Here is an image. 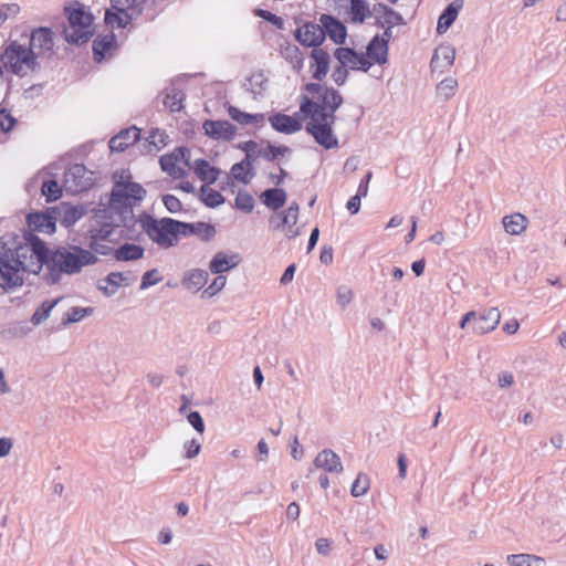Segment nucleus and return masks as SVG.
Masks as SVG:
<instances>
[{
    "label": "nucleus",
    "instance_id": "f257e3e1",
    "mask_svg": "<svg viewBox=\"0 0 566 566\" xmlns=\"http://www.w3.org/2000/svg\"><path fill=\"white\" fill-rule=\"evenodd\" d=\"M97 261L91 251L78 245L59 247L49 251L35 235L13 247H7L0 241V287L9 290L21 286L24 273L38 274L44 264L48 270L46 281L55 284L63 274H77L84 266Z\"/></svg>",
    "mask_w": 566,
    "mask_h": 566
},
{
    "label": "nucleus",
    "instance_id": "f03ea898",
    "mask_svg": "<svg viewBox=\"0 0 566 566\" xmlns=\"http://www.w3.org/2000/svg\"><path fill=\"white\" fill-rule=\"evenodd\" d=\"M146 190L137 182L116 181L109 197L108 213L115 227H127L134 219L133 201H140Z\"/></svg>",
    "mask_w": 566,
    "mask_h": 566
},
{
    "label": "nucleus",
    "instance_id": "7ed1b4c3",
    "mask_svg": "<svg viewBox=\"0 0 566 566\" xmlns=\"http://www.w3.org/2000/svg\"><path fill=\"white\" fill-rule=\"evenodd\" d=\"M138 223L149 240L160 249L166 250L178 243V220L167 217L156 219L148 213H142L138 217Z\"/></svg>",
    "mask_w": 566,
    "mask_h": 566
},
{
    "label": "nucleus",
    "instance_id": "20e7f679",
    "mask_svg": "<svg viewBox=\"0 0 566 566\" xmlns=\"http://www.w3.org/2000/svg\"><path fill=\"white\" fill-rule=\"evenodd\" d=\"M0 62L7 71L21 77L40 69V63L34 57L32 50L18 41H12L4 49L0 55Z\"/></svg>",
    "mask_w": 566,
    "mask_h": 566
},
{
    "label": "nucleus",
    "instance_id": "39448f33",
    "mask_svg": "<svg viewBox=\"0 0 566 566\" xmlns=\"http://www.w3.org/2000/svg\"><path fill=\"white\" fill-rule=\"evenodd\" d=\"M310 118L306 123V132L313 136L315 142L323 146L325 149H333L338 146V138L333 132L334 119L331 115H325L321 111L316 114H304Z\"/></svg>",
    "mask_w": 566,
    "mask_h": 566
},
{
    "label": "nucleus",
    "instance_id": "423d86ee",
    "mask_svg": "<svg viewBox=\"0 0 566 566\" xmlns=\"http://www.w3.org/2000/svg\"><path fill=\"white\" fill-rule=\"evenodd\" d=\"M342 104L343 96L339 94V92L333 87H327L322 95L321 103L314 102L307 96H303L302 103L300 105V111L303 114H316L317 112L321 111L327 116L332 114L331 119L335 120V112L339 108Z\"/></svg>",
    "mask_w": 566,
    "mask_h": 566
},
{
    "label": "nucleus",
    "instance_id": "0eeeda50",
    "mask_svg": "<svg viewBox=\"0 0 566 566\" xmlns=\"http://www.w3.org/2000/svg\"><path fill=\"white\" fill-rule=\"evenodd\" d=\"M93 184V172L82 164H74L64 172V187L71 193L88 190Z\"/></svg>",
    "mask_w": 566,
    "mask_h": 566
},
{
    "label": "nucleus",
    "instance_id": "6e6552de",
    "mask_svg": "<svg viewBox=\"0 0 566 566\" xmlns=\"http://www.w3.org/2000/svg\"><path fill=\"white\" fill-rule=\"evenodd\" d=\"M29 49L32 50L38 60L42 56H50L54 48V33L50 28L40 27L31 31Z\"/></svg>",
    "mask_w": 566,
    "mask_h": 566
},
{
    "label": "nucleus",
    "instance_id": "1a4fd4ad",
    "mask_svg": "<svg viewBox=\"0 0 566 566\" xmlns=\"http://www.w3.org/2000/svg\"><path fill=\"white\" fill-rule=\"evenodd\" d=\"M190 151L185 147L176 148L172 153L160 157L159 164L163 171L170 177L179 179L184 177L185 169L179 166L181 161L189 166Z\"/></svg>",
    "mask_w": 566,
    "mask_h": 566
},
{
    "label": "nucleus",
    "instance_id": "9d476101",
    "mask_svg": "<svg viewBox=\"0 0 566 566\" xmlns=\"http://www.w3.org/2000/svg\"><path fill=\"white\" fill-rule=\"evenodd\" d=\"M295 39L305 46H318L325 39L321 23L306 22L295 30Z\"/></svg>",
    "mask_w": 566,
    "mask_h": 566
},
{
    "label": "nucleus",
    "instance_id": "9b49d317",
    "mask_svg": "<svg viewBox=\"0 0 566 566\" xmlns=\"http://www.w3.org/2000/svg\"><path fill=\"white\" fill-rule=\"evenodd\" d=\"M205 134L216 140H231L237 132L234 125L228 120H211L208 119L202 124Z\"/></svg>",
    "mask_w": 566,
    "mask_h": 566
},
{
    "label": "nucleus",
    "instance_id": "f8f14e48",
    "mask_svg": "<svg viewBox=\"0 0 566 566\" xmlns=\"http://www.w3.org/2000/svg\"><path fill=\"white\" fill-rule=\"evenodd\" d=\"M336 60L343 65H350L354 70L367 72L371 66L370 61L363 54H358L350 48H338L334 53Z\"/></svg>",
    "mask_w": 566,
    "mask_h": 566
},
{
    "label": "nucleus",
    "instance_id": "ddd939ff",
    "mask_svg": "<svg viewBox=\"0 0 566 566\" xmlns=\"http://www.w3.org/2000/svg\"><path fill=\"white\" fill-rule=\"evenodd\" d=\"M178 232L179 235H197L202 241L209 242L216 235V228L211 223L206 222L188 223L178 221Z\"/></svg>",
    "mask_w": 566,
    "mask_h": 566
},
{
    "label": "nucleus",
    "instance_id": "4468645a",
    "mask_svg": "<svg viewBox=\"0 0 566 566\" xmlns=\"http://www.w3.org/2000/svg\"><path fill=\"white\" fill-rule=\"evenodd\" d=\"M315 469H324L329 473L340 474L344 470L340 458L331 449L317 453L313 461Z\"/></svg>",
    "mask_w": 566,
    "mask_h": 566
},
{
    "label": "nucleus",
    "instance_id": "2eb2a0df",
    "mask_svg": "<svg viewBox=\"0 0 566 566\" xmlns=\"http://www.w3.org/2000/svg\"><path fill=\"white\" fill-rule=\"evenodd\" d=\"M322 28L324 29L325 36L328 35L336 44L344 43L347 31L345 25L329 14H322L319 18Z\"/></svg>",
    "mask_w": 566,
    "mask_h": 566
},
{
    "label": "nucleus",
    "instance_id": "dca6fc26",
    "mask_svg": "<svg viewBox=\"0 0 566 566\" xmlns=\"http://www.w3.org/2000/svg\"><path fill=\"white\" fill-rule=\"evenodd\" d=\"M140 130L133 126L119 132L116 136L112 137L109 140V149L113 153H120L128 148L130 145H134L139 140Z\"/></svg>",
    "mask_w": 566,
    "mask_h": 566
},
{
    "label": "nucleus",
    "instance_id": "f3484780",
    "mask_svg": "<svg viewBox=\"0 0 566 566\" xmlns=\"http://www.w3.org/2000/svg\"><path fill=\"white\" fill-rule=\"evenodd\" d=\"M500 319V311L496 307H491L480 316L474 315L472 329L478 334H486L499 325Z\"/></svg>",
    "mask_w": 566,
    "mask_h": 566
},
{
    "label": "nucleus",
    "instance_id": "a211bd4d",
    "mask_svg": "<svg viewBox=\"0 0 566 566\" xmlns=\"http://www.w3.org/2000/svg\"><path fill=\"white\" fill-rule=\"evenodd\" d=\"M455 60V49L450 44H442L436 49L431 59L432 70L440 69L441 72L449 70Z\"/></svg>",
    "mask_w": 566,
    "mask_h": 566
},
{
    "label": "nucleus",
    "instance_id": "6ab92c4d",
    "mask_svg": "<svg viewBox=\"0 0 566 566\" xmlns=\"http://www.w3.org/2000/svg\"><path fill=\"white\" fill-rule=\"evenodd\" d=\"M209 273L203 269H190L186 271L181 279L184 289L190 292H198L208 282Z\"/></svg>",
    "mask_w": 566,
    "mask_h": 566
},
{
    "label": "nucleus",
    "instance_id": "aec40b11",
    "mask_svg": "<svg viewBox=\"0 0 566 566\" xmlns=\"http://www.w3.org/2000/svg\"><path fill=\"white\" fill-rule=\"evenodd\" d=\"M311 57L314 61L311 65V67H314L313 77L317 81H322L329 70V54L323 49H313Z\"/></svg>",
    "mask_w": 566,
    "mask_h": 566
},
{
    "label": "nucleus",
    "instance_id": "412c9836",
    "mask_svg": "<svg viewBox=\"0 0 566 566\" xmlns=\"http://www.w3.org/2000/svg\"><path fill=\"white\" fill-rule=\"evenodd\" d=\"M239 263L238 255L232 254L228 255L224 252H217L209 263V270L214 274H222L233 268H235Z\"/></svg>",
    "mask_w": 566,
    "mask_h": 566
},
{
    "label": "nucleus",
    "instance_id": "4be33fe9",
    "mask_svg": "<svg viewBox=\"0 0 566 566\" xmlns=\"http://www.w3.org/2000/svg\"><path fill=\"white\" fill-rule=\"evenodd\" d=\"M269 120L271 126L280 133L294 134L302 129V124L297 119L285 114H275Z\"/></svg>",
    "mask_w": 566,
    "mask_h": 566
},
{
    "label": "nucleus",
    "instance_id": "5701e85b",
    "mask_svg": "<svg viewBox=\"0 0 566 566\" xmlns=\"http://www.w3.org/2000/svg\"><path fill=\"white\" fill-rule=\"evenodd\" d=\"M127 277L122 272H111L97 284L99 291L106 296H113L122 285H127Z\"/></svg>",
    "mask_w": 566,
    "mask_h": 566
},
{
    "label": "nucleus",
    "instance_id": "b1692460",
    "mask_svg": "<svg viewBox=\"0 0 566 566\" xmlns=\"http://www.w3.org/2000/svg\"><path fill=\"white\" fill-rule=\"evenodd\" d=\"M388 44L386 39L376 35L367 45V56L375 63L384 64L387 62Z\"/></svg>",
    "mask_w": 566,
    "mask_h": 566
},
{
    "label": "nucleus",
    "instance_id": "393cba45",
    "mask_svg": "<svg viewBox=\"0 0 566 566\" xmlns=\"http://www.w3.org/2000/svg\"><path fill=\"white\" fill-rule=\"evenodd\" d=\"M260 200L269 209L277 210L284 206L286 192L282 188H270L261 193Z\"/></svg>",
    "mask_w": 566,
    "mask_h": 566
},
{
    "label": "nucleus",
    "instance_id": "a878e982",
    "mask_svg": "<svg viewBox=\"0 0 566 566\" xmlns=\"http://www.w3.org/2000/svg\"><path fill=\"white\" fill-rule=\"evenodd\" d=\"M462 8V3L459 1L451 2L440 14L437 25V32L442 34L444 33L454 22L458 17L460 9Z\"/></svg>",
    "mask_w": 566,
    "mask_h": 566
},
{
    "label": "nucleus",
    "instance_id": "bb28decb",
    "mask_svg": "<svg viewBox=\"0 0 566 566\" xmlns=\"http://www.w3.org/2000/svg\"><path fill=\"white\" fill-rule=\"evenodd\" d=\"M145 249L134 243H124L113 253L117 261H136L144 256Z\"/></svg>",
    "mask_w": 566,
    "mask_h": 566
},
{
    "label": "nucleus",
    "instance_id": "cd10ccee",
    "mask_svg": "<svg viewBox=\"0 0 566 566\" xmlns=\"http://www.w3.org/2000/svg\"><path fill=\"white\" fill-rule=\"evenodd\" d=\"M505 231L512 235L521 234L527 227V218L522 213L505 216L502 220Z\"/></svg>",
    "mask_w": 566,
    "mask_h": 566
},
{
    "label": "nucleus",
    "instance_id": "c85d7f7f",
    "mask_svg": "<svg viewBox=\"0 0 566 566\" xmlns=\"http://www.w3.org/2000/svg\"><path fill=\"white\" fill-rule=\"evenodd\" d=\"M195 174L205 182L213 184L219 176L216 167L211 166L206 159H197L193 165Z\"/></svg>",
    "mask_w": 566,
    "mask_h": 566
},
{
    "label": "nucleus",
    "instance_id": "c756f323",
    "mask_svg": "<svg viewBox=\"0 0 566 566\" xmlns=\"http://www.w3.org/2000/svg\"><path fill=\"white\" fill-rule=\"evenodd\" d=\"M115 44V35L113 33L98 35L93 41V53L96 61H102L105 57L107 51H109Z\"/></svg>",
    "mask_w": 566,
    "mask_h": 566
},
{
    "label": "nucleus",
    "instance_id": "7c9ffc66",
    "mask_svg": "<svg viewBox=\"0 0 566 566\" xmlns=\"http://www.w3.org/2000/svg\"><path fill=\"white\" fill-rule=\"evenodd\" d=\"M63 34H64V39L69 43L83 44L90 40V38L92 36L93 33H92L91 29H84V28L69 24V27H66L64 29Z\"/></svg>",
    "mask_w": 566,
    "mask_h": 566
},
{
    "label": "nucleus",
    "instance_id": "2f4dec72",
    "mask_svg": "<svg viewBox=\"0 0 566 566\" xmlns=\"http://www.w3.org/2000/svg\"><path fill=\"white\" fill-rule=\"evenodd\" d=\"M511 566H546L543 557L531 554H512L506 557Z\"/></svg>",
    "mask_w": 566,
    "mask_h": 566
},
{
    "label": "nucleus",
    "instance_id": "473e14b6",
    "mask_svg": "<svg viewBox=\"0 0 566 566\" xmlns=\"http://www.w3.org/2000/svg\"><path fill=\"white\" fill-rule=\"evenodd\" d=\"M28 221L31 227L41 232L51 233L55 229L53 218L45 213L29 214Z\"/></svg>",
    "mask_w": 566,
    "mask_h": 566
},
{
    "label": "nucleus",
    "instance_id": "72a5a7b5",
    "mask_svg": "<svg viewBox=\"0 0 566 566\" xmlns=\"http://www.w3.org/2000/svg\"><path fill=\"white\" fill-rule=\"evenodd\" d=\"M70 25H75L84 29H91L93 18L82 8L70 10L67 13Z\"/></svg>",
    "mask_w": 566,
    "mask_h": 566
},
{
    "label": "nucleus",
    "instance_id": "f704fd0d",
    "mask_svg": "<svg viewBox=\"0 0 566 566\" xmlns=\"http://www.w3.org/2000/svg\"><path fill=\"white\" fill-rule=\"evenodd\" d=\"M184 99L185 94L182 91L170 88L165 95L164 105L172 113L179 112L182 108Z\"/></svg>",
    "mask_w": 566,
    "mask_h": 566
},
{
    "label": "nucleus",
    "instance_id": "c9c22d12",
    "mask_svg": "<svg viewBox=\"0 0 566 566\" xmlns=\"http://www.w3.org/2000/svg\"><path fill=\"white\" fill-rule=\"evenodd\" d=\"M105 23L108 25L116 24L118 28H126L127 24L130 23L132 17L126 12V9L123 10V13L115 11L114 9H107L105 12Z\"/></svg>",
    "mask_w": 566,
    "mask_h": 566
},
{
    "label": "nucleus",
    "instance_id": "e433bc0d",
    "mask_svg": "<svg viewBox=\"0 0 566 566\" xmlns=\"http://www.w3.org/2000/svg\"><path fill=\"white\" fill-rule=\"evenodd\" d=\"M228 113L233 120L243 125L259 123L264 117L263 114H249L245 112H241L239 108L234 106H230L228 108Z\"/></svg>",
    "mask_w": 566,
    "mask_h": 566
},
{
    "label": "nucleus",
    "instance_id": "4c0bfd02",
    "mask_svg": "<svg viewBox=\"0 0 566 566\" xmlns=\"http://www.w3.org/2000/svg\"><path fill=\"white\" fill-rule=\"evenodd\" d=\"M268 80L265 78L264 74L261 72L253 73L245 83V87L248 91H250L253 95H262L263 92L266 88Z\"/></svg>",
    "mask_w": 566,
    "mask_h": 566
},
{
    "label": "nucleus",
    "instance_id": "58836bf2",
    "mask_svg": "<svg viewBox=\"0 0 566 566\" xmlns=\"http://www.w3.org/2000/svg\"><path fill=\"white\" fill-rule=\"evenodd\" d=\"M350 13L354 22L363 23L370 15L369 7L365 0H350Z\"/></svg>",
    "mask_w": 566,
    "mask_h": 566
},
{
    "label": "nucleus",
    "instance_id": "ea45409f",
    "mask_svg": "<svg viewBox=\"0 0 566 566\" xmlns=\"http://www.w3.org/2000/svg\"><path fill=\"white\" fill-rule=\"evenodd\" d=\"M60 300L61 298H56L52 302L44 301L33 313L31 317L32 324L40 325L43 323L50 316L51 311L55 307Z\"/></svg>",
    "mask_w": 566,
    "mask_h": 566
},
{
    "label": "nucleus",
    "instance_id": "a19ab883",
    "mask_svg": "<svg viewBox=\"0 0 566 566\" xmlns=\"http://www.w3.org/2000/svg\"><path fill=\"white\" fill-rule=\"evenodd\" d=\"M94 312L93 307H71L63 318L62 323L64 326L77 323L82 321L84 317L92 315Z\"/></svg>",
    "mask_w": 566,
    "mask_h": 566
},
{
    "label": "nucleus",
    "instance_id": "79ce46f5",
    "mask_svg": "<svg viewBox=\"0 0 566 566\" xmlns=\"http://www.w3.org/2000/svg\"><path fill=\"white\" fill-rule=\"evenodd\" d=\"M201 200L207 207L216 208V207L220 206L221 203H223L224 198L219 191H217L212 188H209L207 186H202L201 187Z\"/></svg>",
    "mask_w": 566,
    "mask_h": 566
},
{
    "label": "nucleus",
    "instance_id": "37998d69",
    "mask_svg": "<svg viewBox=\"0 0 566 566\" xmlns=\"http://www.w3.org/2000/svg\"><path fill=\"white\" fill-rule=\"evenodd\" d=\"M458 88V81L453 77H447L442 80L437 86V96L443 101L449 99L454 95Z\"/></svg>",
    "mask_w": 566,
    "mask_h": 566
},
{
    "label": "nucleus",
    "instance_id": "c03bdc74",
    "mask_svg": "<svg viewBox=\"0 0 566 566\" xmlns=\"http://www.w3.org/2000/svg\"><path fill=\"white\" fill-rule=\"evenodd\" d=\"M167 135L159 130V129H153L149 134V136L146 139V148L147 153H155L158 151L165 144H166Z\"/></svg>",
    "mask_w": 566,
    "mask_h": 566
},
{
    "label": "nucleus",
    "instance_id": "a18cd8bd",
    "mask_svg": "<svg viewBox=\"0 0 566 566\" xmlns=\"http://www.w3.org/2000/svg\"><path fill=\"white\" fill-rule=\"evenodd\" d=\"M231 174L233 178L243 184H249L250 180L254 177V172L251 167L245 165V161L237 163L231 168Z\"/></svg>",
    "mask_w": 566,
    "mask_h": 566
},
{
    "label": "nucleus",
    "instance_id": "49530a36",
    "mask_svg": "<svg viewBox=\"0 0 566 566\" xmlns=\"http://www.w3.org/2000/svg\"><path fill=\"white\" fill-rule=\"evenodd\" d=\"M291 148L287 146L281 145V146H274L271 144H268L265 147H263L261 157L268 161L275 160L279 156H285L291 154Z\"/></svg>",
    "mask_w": 566,
    "mask_h": 566
},
{
    "label": "nucleus",
    "instance_id": "de8ad7c7",
    "mask_svg": "<svg viewBox=\"0 0 566 566\" xmlns=\"http://www.w3.org/2000/svg\"><path fill=\"white\" fill-rule=\"evenodd\" d=\"M41 192L48 202L57 200L62 195V189L55 180H46L42 184Z\"/></svg>",
    "mask_w": 566,
    "mask_h": 566
},
{
    "label": "nucleus",
    "instance_id": "09e8293b",
    "mask_svg": "<svg viewBox=\"0 0 566 566\" xmlns=\"http://www.w3.org/2000/svg\"><path fill=\"white\" fill-rule=\"evenodd\" d=\"M283 56L289 61L295 69H300L303 64V55L300 49L293 44H286L282 51Z\"/></svg>",
    "mask_w": 566,
    "mask_h": 566
},
{
    "label": "nucleus",
    "instance_id": "8fccbe9b",
    "mask_svg": "<svg viewBox=\"0 0 566 566\" xmlns=\"http://www.w3.org/2000/svg\"><path fill=\"white\" fill-rule=\"evenodd\" d=\"M369 489V479L367 475L359 473L352 484L350 494L354 497L361 496L367 493Z\"/></svg>",
    "mask_w": 566,
    "mask_h": 566
},
{
    "label": "nucleus",
    "instance_id": "3c124183",
    "mask_svg": "<svg viewBox=\"0 0 566 566\" xmlns=\"http://www.w3.org/2000/svg\"><path fill=\"white\" fill-rule=\"evenodd\" d=\"M235 207L247 213H250L254 208V198L245 191H239L235 197Z\"/></svg>",
    "mask_w": 566,
    "mask_h": 566
},
{
    "label": "nucleus",
    "instance_id": "603ef678",
    "mask_svg": "<svg viewBox=\"0 0 566 566\" xmlns=\"http://www.w3.org/2000/svg\"><path fill=\"white\" fill-rule=\"evenodd\" d=\"M107 242L108 241L96 240V238H90L88 251L95 256L96 254L108 255L112 253L113 249Z\"/></svg>",
    "mask_w": 566,
    "mask_h": 566
},
{
    "label": "nucleus",
    "instance_id": "864d4df0",
    "mask_svg": "<svg viewBox=\"0 0 566 566\" xmlns=\"http://www.w3.org/2000/svg\"><path fill=\"white\" fill-rule=\"evenodd\" d=\"M163 276L159 275V271L157 269H151L146 271L142 276L140 290H146L159 282H161Z\"/></svg>",
    "mask_w": 566,
    "mask_h": 566
},
{
    "label": "nucleus",
    "instance_id": "5fc2aeb1",
    "mask_svg": "<svg viewBox=\"0 0 566 566\" xmlns=\"http://www.w3.org/2000/svg\"><path fill=\"white\" fill-rule=\"evenodd\" d=\"M227 283L226 276L219 274L214 280L211 282V284L205 289L203 296L212 297L216 294H218Z\"/></svg>",
    "mask_w": 566,
    "mask_h": 566
},
{
    "label": "nucleus",
    "instance_id": "6e6d98bb",
    "mask_svg": "<svg viewBox=\"0 0 566 566\" xmlns=\"http://www.w3.org/2000/svg\"><path fill=\"white\" fill-rule=\"evenodd\" d=\"M377 24H379L380 27H384L385 24L389 25V27H394V25H401V24H405V21H403V18L402 15L395 11L394 9H390L382 18V21L380 20L379 22H377Z\"/></svg>",
    "mask_w": 566,
    "mask_h": 566
},
{
    "label": "nucleus",
    "instance_id": "4d7b16f0",
    "mask_svg": "<svg viewBox=\"0 0 566 566\" xmlns=\"http://www.w3.org/2000/svg\"><path fill=\"white\" fill-rule=\"evenodd\" d=\"M298 205L296 202H292L290 207L287 208L285 214L282 218L281 223L277 227L285 226V224H296L297 218H298Z\"/></svg>",
    "mask_w": 566,
    "mask_h": 566
},
{
    "label": "nucleus",
    "instance_id": "13d9d810",
    "mask_svg": "<svg viewBox=\"0 0 566 566\" xmlns=\"http://www.w3.org/2000/svg\"><path fill=\"white\" fill-rule=\"evenodd\" d=\"M83 216V209L78 207H70L64 211L63 223L66 226L74 224Z\"/></svg>",
    "mask_w": 566,
    "mask_h": 566
},
{
    "label": "nucleus",
    "instance_id": "bf43d9fd",
    "mask_svg": "<svg viewBox=\"0 0 566 566\" xmlns=\"http://www.w3.org/2000/svg\"><path fill=\"white\" fill-rule=\"evenodd\" d=\"M19 12L20 7L18 3H6L0 6V19H3L4 21L15 18Z\"/></svg>",
    "mask_w": 566,
    "mask_h": 566
},
{
    "label": "nucleus",
    "instance_id": "052dcab7",
    "mask_svg": "<svg viewBox=\"0 0 566 566\" xmlns=\"http://www.w3.org/2000/svg\"><path fill=\"white\" fill-rule=\"evenodd\" d=\"M354 293L352 289L346 285H342L337 289V303L344 308L353 300Z\"/></svg>",
    "mask_w": 566,
    "mask_h": 566
},
{
    "label": "nucleus",
    "instance_id": "680f3d73",
    "mask_svg": "<svg viewBox=\"0 0 566 566\" xmlns=\"http://www.w3.org/2000/svg\"><path fill=\"white\" fill-rule=\"evenodd\" d=\"M163 202H164V206L166 207V209L170 213H177V212L181 211V209H182V205H181L180 200L172 195L163 196Z\"/></svg>",
    "mask_w": 566,
    "mask_h": 566
},
{
    "label": "nucleus",
    "instance_id": "e2e57ef3",
    "mask_svg": "<svg viewBox=\"0 0 566 566\" xmlns=\"http://www.w3.org/2000/svg\"><path fill=\"white\" fill-rule=\"evenodd\" d=\"M188 422L199 433L205 432V421L198 411H190L187 416Z\"/></svg>",
    "mask_w": 566,
    "mask_h": 566
},
{
    "label": "nucleus",
    "instance_id": "0e129e2a",
    "mask_svg": "<svg viewBox=\"0 0 566 566\" xmlns=\"http://www.w3.org/2000/svg\"><path fill=\"white\" fill-rule=\"evenodd\" d=\"M184 449H185V457L187 459H192L199 454V452L201 450V443L196 439H191V440L185 442Z\"/></svg>",
    "mask_w": 566,
    "mask_h": 566
},
{
    "label": "nucleus",
    "instance_id": "69168bd1",
    "mask_svg": "<svg viewBox=\"0 0 566 566\" xmlns=\"http://www.w3.org/2000/svg\"><path fill=\"white\" fill-rule=\"evenodd\" d=\"M347 76H348V71L346 69V65H343L339 63L338 66H336L332 73V78L333 81L342 86L345 84L346 80H347Z\"/></svg>",
    "mask_w": 566,
    "mask_h": 566
},
{
    "label": "nucleus",
    "instance_id": "338daca9",
    "mask_svg": "<svg viewBox=\"0 0 566 566\" xmlns=\"http://www.w3.org/2000/svg\"><path fill=\"white\" fill-rule=\"evenodd\" d=\"M15 123L12 115L6 109H0V129L2 132H9Z\"/></svg>",
    "mask_w": 566,
    "mask_h": 566
},
{
    "label": "nucleus",
    "instance_id": "774afa93",
    "mask_svg": "<svg viewBox=\"0 0 566 566\" xmlns=\"http://www.w3.org/2000/svg\"><path fill=\"white\" fill-rule=\"evenodd\" d=\"M241 148L245 151L248 157H261L263 149L258 145L256 142L253 140L245 142Z\"/></svg>",
    "mask_w": 566,
    "mask_h": 566
}]
</instances>
